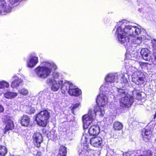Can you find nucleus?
Returning a JSON list of instances; mask_svg holds the SVG:
<instances>
[{"mask_svg":"<svg viewBox=\"0 0 156 156\" xmlns=\"http://www.w3.org/2000/svg\"><path fill=\"white\" fill-rule=\"evenodd\" d=\"M126 22L125 20L119 22L114 29L116 30L115 35L119 41L122 44L126 43L127 46H135L134 45L139 44L142 39L139 34L145 30L140 26L137 27L126 24Z\"/></svg>","mask_w":156,"mask_h":156,"instance_id":"f257e3e1","label":"nucleus"},{"mask_svg":"<svg viewBox=\"0 0 156 156\" xmlns=\"http://www.w3.org/2000/svg\"><path fill=\"white\" fill-rule=\"evenodd\" d=\"M128 74L124 73H121L119 75L117 73L109 74L105 77L106 82L100 87V90L106 94L109 92H110L111 94H113L114 92L117 91L114 89V87H116L114 86L115 85L114 83L119 82V80H120V82L124 84H122V86H126L128 85Z\"/></svg>","mask_w":156,"mask_h":156,"instance_id":"f03ea898","label":"nucleus"},{"mask_svg":"<svg viewBox=\"0 0 156 156\" xmlns=\"http://www.w3.org/2000/svg\"><path fill=\"white\" fill-rule=\"evenodd\" d=\"M42 66H39L35 69L37 76L44 79L49 76L52 71L57 69V66L53 62L45 61L42 62Z\"/></svg>","mask_w":156,"mask_h":156,"instance_id":"7ed1b4c3","label":"nucleus"},{"mask_svg":"<svg viewBox=\"0 0 156 156\" xmlns=\"http://www.w3.org/2000/svg\"><path fill=\"white\" fill-rule=\"evenodd\" d=\"M125 86L122 87V89L114 87V90H117V97H121L120 100V106L123 107H129L133 104L134 99L133 96L126 93L124 88Z\"/></svg>","mask_w":156,"mask_h":156,"instance_id":"20e7f679","label":"nucleus"},{"mask_svg":"<svg viewBox=\"0 0 156 156\" xmlns=\"http://www.w3.org/2000/svg\"><path fill=\"white\" fill-rule=\"evenodd\" d=\"M60 75L59 73L55 72L53 73L51 76L48 77L46 81V83L51 86V89L54 91H57L63 84L62 80H59Z\"/></svg>","mask_w":156,"mask_h":156,"instance_id":"39448f33","label":"nucleus"},{"mask_svg":"<svg viewBox=\"0 0 156 156\" xmlns=\"http://www.w3.org/2000/svg\"><path fill=\"white\" fill-rule=\"evenodd\" d=\"M98 109H99V107L95 106L93 109H89L88 113L83 116L82 120L84 129H87L90 125L94 120L97 113L99 115V112L97 111Z\"/></svg>","mask_w":156,"mask_h":156,"instance_id":"423d86ee","label":"nucleus"},{"mask_svg":"<svg viewBox=\"0 0 156 156\" xmlns=\"http://www.w3.org/2000/svg\"><path fill=\"white\" fill-rule=\"evenodd\" d=\"M62 92L65 93L67 92L71 96H77L81 94V90L74 86L72 83L69 81L64 82L61 87Z\"/></svg>","mask_w":156,"mask_h":156,"instance_id":"0eeeda50","label":"nucleus"},{"mask_svg":"<svg viewBox=\"0 0 156 156\" xmlns=\"http://www.w3.org/2000/svg\"><path fill=\"white\" fill-rule=\"evenodd\" d=\"M100 91L99 95L98 96L96 101L98 105L95 106H98L99 109H98L97 111L99 112V115L103 116L105 113L104 107L108 103V98L105 94H107L110 93L106 94L104 92Z\"/></svg>","mask_w":156,"mask_h":156,"instance_id":"6e6552de","label":"nucleus"},{"mask_svg":"<svg viewBox=\"0 0 156 156\" xmlns=\"http://www.w3.org/2000/svg\"><path fill=\"white\" fill-rule=\"evenodd\" d=\"M50 117V113L47 110H44L41 111L36 115V120L38 125L45 127Z\"/></svg>","mask_w":156,"mask_h":156,"instance_id":"1a4fd4ad","label":"nucleus"},{"mask_svg":"<svg viewBox=\"0 0 156 156\" xmlns=\"http://www.w3.org/2000/svg\"><path fill=\"white\" fill-rule=\"evenodd\" d=\"M145 80V76L144 73L140 71L133 73L132 74V81L136 85L143 84Z\"/></svg>","mask_w":156,"mask_h":156,"instance_id":"9d476101","label":"nucleus"},{"mask_svg":"<svg viewBox=\"0 0 156 156\" xmlns=\"http://www.w3.org/2000/svg\"><path fill=\"white\" fill-rule=\"evenodd\" d=\"M11 9V7L7 5L5 0H0V14L5 15V13L10 12Z\"/></svg>","mask_w":156,"mask_h":156,"instance_id":"9b49d317","label":"nucleus"},{"mask_svg":"<svg viewBox=\"0 0 156 156\" xmlns=\"http://www.w3.org/2000/svg\"><path fill=\"white\" fill-rule=\"evenodd\" d=\"M3 122L6 124L4 128V133H6L7 131L12 129L14 127L12 121L9 117H5L3 120Z\"/></svg>","mask_w":156,"mask_h":156,"instance_id":"f8f14e48","label":"nucleus"},{"mask_svg":"<svg viewBox=\"0 0 156 156\" xmlns=\"http://www.w3.org/2000/svg\"><path fill=\"white\" fill-rule=\"evenodd\" d=\"M102 139L100 137H95L90 139V144L95 147H100L102 146Z\"/></svg>","mask_w":156,"mask_h":156,"instance_id":"ddd939ff","label":"nucleus"},{"mask_svg":"<svg viewBox=\"0 0 156 156\" xmlns=\"http://www.w3.org/2000/svg\"><path fill=\"white\" fill-rule=\"evenodd\" d=\"M33 139L35 145L37 147H40V144L43 140L41 134L39 133L36 132L33 136Z\"/></svg>","mask_w":156,"mask_h":156,"instance_id":"4468645a","label":"nucleus"},{"mask_svg":"<svg viewBox=\"0 0 156 156\" xmlns=\"http://www.w3.org/2000/svg\"><path fill=\"white\" fill-rule=\"evenodd\" d=\"M38 62V58L36 56H31L27 61V66L28 67L32 68L35 66Z\"/></svg>","mask_w":156,"mask_h":156,"instance_id":"2eb2a0df","label":"nucleus"},{"mask_svg":"<svg viewBox=\"0 0 156 156\" xmlns=\"http://www.w3.org/2000/svg\"><path fill=\"white\" fill-rule=\"evenodd\" d=\"M99 132L100 129L99 126L96 125L91 126L88 130L90 135L92 136H97Z\"/></svg>","mask_w":156,"mask_h":156,"instance_id":"dca6fc26","label":"nucleus"},{"mask_svg":"<svg viewBox=\"0 0 156 156\" xmlns=\"http://www.w3.org/2000/svg\"><path fill=\"white\" fill-rule=\"evenodd\" d=\"M147 127L143 129L142 131V135L144 140L147 142L150 138V135L151 133V131L150 130L147 129Z\"/></svg>","mask_w":156,"mask_h":156,"instance_id":"f3484780","label":"nucleus"},{"mask_svg":"<svg viewBox=\"0 0 156 156\" xmlns=\"http://www.w3.org/2000/svg\"><path fill=\"white\" fill-rule=\"evenodd\" d=\"M150 51L146 48H143L141 51L140 54L144 59L148 61L150 59L149 56Z\"/></svg>","mask_w":156,"mask_h":156,"instance_id":"a211bd4d","label":"nucleus"},{"mask_svg":"<svg viewBox=\"0 0 156 156\" xmlns=\"http://www.w3.org/2000/svg\"><path fill=\"white\" fill-rule=\"evenodd\" d=\"M12 80H14L12 82L11 87L13 88L18 87L22 81L21 79L16 76H14L12 77Z\"/></svg>","mask_w":156,"mask_h":156,"instance_id":"6ab92c4d","label":"nucleus"},{"mask_svg":"<svg viewBox=\"0 0 156 156\" xmlns=\"http://www.w3.org/2000/svg\"><path fill=\"white\" fill-rule=\"evenodd\" d=\"M30 122V118L26 115H24L22 117L21 121V123L22 126H27Z\"/></svg>","mask_w":156,"mask_h":156,"instance_id":"aec40b11","label":"nucleus"},{"mask_svg":"<svg viewBox=\"0 0 156 156\" xmlns=\"http://www.w3.org/2000/svg\"><path fill=\"white\" fill-rule=\"evenodd\" d=\"M17 95L16 93L9 91L4 94V96L6 98L11 99L16 97Z\"/></svg>","mask_w":156,"mask_h":156,"instance_id":"412c9836","label":"nucleus"},{"mask_svg":"<svg viewBox=\"0 0 156 156\" xmlns=\"http://www.w3.org/2000/svg\"><path fill=\"white\" fill-rule=\"evenodd\" d=\"M153 55L154 57V64L156 65V40L152 41Z\"/></svg>","mask_w":156,"mask_h":156,"instance_id":"4be33fe9","label":"nucleus"},{"mask_svg":"<svg viewBox=\"0 0 156 156\" xmlns=\"http://www.w3.org/2000/svg\"><path fill=\"white\" fill-rule=\"evenodd\" d=\"M113 126L114 129L117 130H121L123 127L122 123L119 122H115L114 123Z\"/></svg>","mask_w":156,"mask_h":156,"instance_id":"5701e85b","label":"nucleus"},{"mask_svg":"<svg viewBox=\"0 0 156 156\" xmlns=\"http://www.w3.org/2000/svg\"><path fill=\"white\" fill-rule=\"evenodd\" d=\"M66 148L64 146H61L59 150V156H66Z\"/></svg>","mask_w":156,"mask_h":156,"instance_id":"b1692460","label":"nucleus"},{"mask_svg":"<svg viewBox=\"0 0 156 156\" xmlns=\"http://www.w3.org/2000/svg\"><path fill=\"white\" fill-rule=\"evenodd\" d=\"M132 94L133 98L134 97L136 99H140L141 98L139 91L136 89H135V90L133 92Z\"/></svg>","mask_w":156,"mask_h":156,"instance_id":"393cba45","label":"nucleus"},{"mask_svg":"<svg viewBox=\"0 0 156 156\" xmlns=\"http://www.w3.org/2000/svg\"><path fill=\"white\" fill-rule=\"evenodd\" d=\"M7 152V149L5 146H0V156H5Z\"/></svg>","mask_w":156,"mask_h":156,"instance_id":"a878e982","label":"nucleus"},{"mask_svg":"<svg viewBox=\"0 0 156 156\" xmlns=\"http://www.w3.org/2000/svg\"><path fill=\"white\" fill-rule=\"evenodd\" d=\"M19 92L21 94L26 96L28 95L29 91L26 89L23 88L19 90Z\"/></svg>","mask_w":156,"mask_h":156,"instance_id":"bb28decb","label":"nucleus"},{"mask_svg":"<svg viewBox=\"0 0 156 156\" xmlns=\"http://www.w3.org/2000/svg\"><path fill=\"white\" fill-rule=\"evenodd\" d=\"M9 84L5 81L0 82V89H2L5 87L8 88L9 87Z\"/></svg>","mask_w":156,"mask_h":156,"instance_id":"cd10ccee","label":"nucleus"},{"mask_svg":"<svg viewBox=\"0 0 156 156\" xmlns=\"http://www.w3.org/2000/svg\"><path fill=\"white\" fill-rule=\"evenodd\" d=\"M137 153L134 151H129L124 153L123 156H137Z\"/></svg>","mask_w":156,"mask_h":156,"instance_id":"c85d7f7f","label":"nucleus"},{"mask_svg":"<svg viewBox=\"0 0 156 156\" xmlns=\"http://www.w3.org/2000/svg\"><path fill=\"white\" fill-rule=\"evenodd\" d=\"M82 146L83 147V149L81 150V151L82 152L80 153L81 154H83L85 153H86V151H87L89 147V146L88 144L87 143L83 144V145H82Z\"/></svg>","mask_w":156,"mask_h":156,"instance_id":"c756f323","label":"nucleus"},{"mask_svg":"<svg viewBox=\"0 0 156 156\" xmlns=\"http://www.w3.org/2000/svg\"><path fill=\"white\" fill-rule=\"evenodd\" d=\"M54 133V130H53L51 131L47 135V136L48 138L50 139H51V138H53V136Z\"/></svg>","mask_w":156,"mask_h":156,"instance_id":"7c9ffc66","label":"nucleus"},{"mask_svg":"<svg viewBox=\"0 0 156 156\" xmlns=\"http://www.w3.org/2000/svg\"><path fill=\"white\" fill-rule=\"evenodd\" d=\"M129 70L131 72H133V73H136V72H139L137 70V69L135 67L132 66L129 67Z\"/></svg>","mask_w":156,"mask_h":156,"instance_id":"2f4dec72","label":"nucleus"},{"mask_svg":"<svg viewBox=\"0 0 156 156\" xmlns=\"http://www.w3.org/2000/svg\"><path fill=\"white\" fill-rule=\"evenodd\" d=\"M140 65L141 67L143 68L144 69L145 68L147 67V64L146 63L144 62H140Z\"/></svg>","mask_w":156,"mask_h":156,"instance_id":"473e14b6","label":"nucleus"},{"mask_svg":"<svg viewBox=\"0 0 156 156\" xmlns=\"http://www.w3.org/2000/svg\"><path fill=\"white\" fill-rule=\"evenodd\" d=\"M20 0H9V1L12 5H14L17 3Z\"/></svg>","mask_w":156,"mask_h":156,"instance_id":"72a5a7b5","label":"nucleus"},{"mask_svg":"<svg viewBox=\"0 0 156 156\" xmlns=\"http://www.w3.org/2000/svg\"><path fill=\"white\" fill-rule=\"evenodd\" d=\"M80 103L76 104L74 105H73V107H72V108L73 109H75L77 108H78L79 107V106H80Z\"/></svg>","mask_w":156,"mask_h":156,"instance_id":"f704fd0d","label":"nucleus"},{"mask_svg":"<svg viewBox=\"0 0 156 156\" xmlns=\"http://www.w3.org/2000/svg\"><path fill=\"white\" fill-rule=\"evenodd\" d=\"M57 134L55 133L53 136V138H52L51 140H52L53 141H55L57 140Z\"/></svg>","mask_w":156,"mask_h":156,"instance_id":"c9c22d12","label":"nucleus"},{"mask_svg":"<svg viewBox=\"0 0 156 156\" xmlns=\"http://www.w3.org/2000/svg\"><path fill=\"white\" fill-rule=\"evenodd\" d=\"M87 136H88L86 134L83 135L82 138V139H83V138H84L85 139L86 141L87 142V141L89 139V138Z\"/></svg>","mask_w":156,"mask_h":156,"instance_id":"e433bc0d","label":"nucleus"},{"mask_svg":"<svg viewBox=\"0 0 156 156\" xmlns=\"http://www.w3.org/2000/svg\"><path fill=\"white\" fill-rule=\"evenodd\" d=\"M4 109L3 107L1 105H0V112H4Z\"/></svg>","mask_w":156,"mask_h":156,"instance_id":"4c0bfd02","label":"nucleus"},{"mask_svg":"<svg viewBox=\"0 0 156 156\" xmlns=\"http://www.w3.org/2000/svg\"><path fill=\"white\" fill-rule=\"evenodd\" d=\"M41 152H38L37 154V156H41Z\"/></svg>","mask_w":156,"mask_h":156,"instance_id":"58836bf2","label":"nucleus"},{"mask_svg":"<svg viewBox=\"0 0 156 156\" xmlns=\"http://www.w3.org/2000/svg\"><path fill=\"white\" fill-rule=\"evenodd\" d=\"M35 112V110L33 108H31V109H30V112L31 113H34Z\"/></svg>","mask_w":156,"mask_h":156,"instance_id":"ea45409f","label":"nucleus"},{"mask_svg":"<svg viewBox=\"0 0 156 156\" xmlns=\"http://www.w3.org/2000/svg\"><path fill=\"white\" fill-rule=\"evenodd\" d=\"M1 89H0V96H1L4 93V92L3 91H2L1 90Z\"/></svg>","mask_w":156,"mask_h":156,"instance_id":"a19ab883","label":"nucleus"},{"mask_svg":"<svg viewBox=\"0 0 156 156\" xmlns=\"http://www.w3.org/2000/svg\"><path fill=\"white\" fill-rule=\"evenodd\" d=\"M155 119H156V112L155 113V114L154 115V120H155Z\"/></svg>","mask_w":156,"mask_h":156,"instance_id":"79ce46f5","label":"nucleus"},{"mask_svg":"<svg viewBox=\"0 0 156 156\" xmlns=\"http://www.w3.org/2000/svg\"><path fill=\"white\" fill-rule=\"evenodd\" d=\"M14 156L12 155V156Z\"/></svg>","mask_w":156,"mask_h":156,"instance_id":"37998d69","label":"nucleus"}]
</instances>
